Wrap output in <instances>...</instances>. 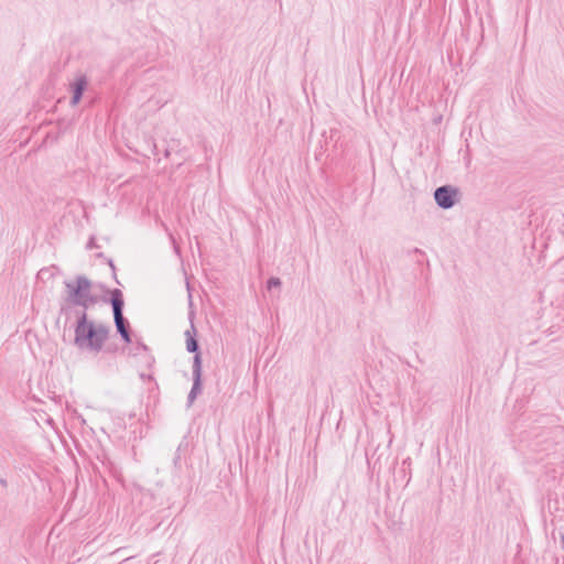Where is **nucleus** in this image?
<instances>
[{
	"label": "nucleus",
	"mask_w": 564,
	"mask_h": 564,
	"mask_svg": "<svg viewBox=\"0 0 564 564\" xmlns=\"http://www.w3.org/2000/svg\"><path fill=\"white\" fill-rule=\"evenodd\" d=\"M66 294L70 303L85 310L101 311L110 307L113 317H122L124 300L118 289L105 290L85 276H76L66 283Z\"/></svg>",
	"instance_id": "obj_1"
},
{
	"label": "nucleus",
	"mask_w": 564,
	"mask_h": 564,
	"mask_svg": "<svg viewBox=\"0 0 564 564\" xmlns=\"http://www.w3.org/2000/svg\"><path fill=\"white\" fill-rule=\"evenodd\" d=\"M108 338V329L95 325L91 319H77L75 327V345L80 350L99 352Z\"/></svg>",
	"instance_id": "obj_2"
},
{
	"label": "nucleus",
	"mask_w": 564,
	"mask_h": 564,
	"mask_svg": "<svg viewBox=\"0 0 564 564\" xmlns=\"http://www.w3.org/2000/svg\"><path fill=\"white\" fill-rule=\"evenodd\" d=\"M193 386L187 395V406H192L197 395L202 392V356L194 355L193 358Z\"/></svg>",
	"instance_id": "obj_3"
},
{
	"label": "nucleus",
	"mask_w": 564,
	"mask_h": 564,
	"mask_svg": "<svg viewBox=\"0 0 564 564\" xmlns=\"http://www.w3.org/2000/svg\"><path fill=\"white\" fill-rule=\"evenodd\" d=\"M459 192L452 186L438 187L434 193L437 205L444 209L452 208L458 200Z\"/></svg>",
	"instance_id": "obj_4"
},
{
	"label": "nucleus",
	"mask_w": 564,
	"mask_h": 564,
	"mask_svg": "<svg viewBox=\"0 0 564 564\" xmlns=\"http://www.w3.org/2000/svg\"><path fill=\"white\" fill-rule=\"evenodd\" d=\"M194 319H191V328L185 332L186 335V349L188 352H193L195 355H199V345L196 336V328L193 323Z\"/></svg>",
	"instance_id": "obj_5"
},
{
	"label": "nucleus",
	"mask_w": 564,
	"mask_h": 564,
	"mask_svg": "<svg viewBox=\"0 0 564 564\" xmlns=\"http://www.w3.org/2000/svg\"><path fill=\"white\" fill-rule=\"evenodd\" d=\"M86 86H87V82H86V78L83 76L78 77L74 82V84L72 85V89H73L72 105L73 106H76L80 101L82 95H83Z\"/></svg>",
	"instance_id": "obj_6"
},
{
	"label": "nucleus",
	"mask_w": 564,
	"mask_h": 564,
	"mask_svg": "<svg viewBox=\"0 0 564 564\" xmlns=\"http://www.w3.org/2000/svg\"><path fill=\"white\" fill-rule=\"evenodd\" d=\"M113 321H115V324H116V327H117V332L120 334L122 339L126 343H130L131 341V334H130L129 319H113Z\"/></svg>",
	"instance_id": "obj_7"
},
{
	"label": "nucleus",
	"mask_w": 564,
	"mask_h": 564,
	"mask_svg": "<svg viewBox=\"0 0 564 564\" xmlns=\"http://www.w3.org/2000/svg\"><path fill=\"white\" fill-rule=\"evenodd\" d=\"M281 286V280L279 278L272 276L267 282V289L269 291L279 290Z\"/></svg>",
	"instance_id": "obj_8"
},
{
	"label": "nucleus",
	"mask_w": 564,
	"mask_h": 564,
	"mask_svg": "<svg viewBox=\"0 0 564 564\" xmlns=\"http://www.w3.org/2000/svg\"><path fill=\"white\" fill-rule=\"evenodd\" d=\"M553 445H554L553 443H552V444H551V443H547V444H546V446L543 448V451H550V449H552Z\"/></svg>",
	"instance_id": "obj_9"
},
{
	"label": "nucleus",
	"mask_w": 564,
	"mask_h": 564,
	"mask_svg": "<svg viewBox=\"0 0 564 564\" xmlns=\"http://www.w3.org/2000/svg\"><path fill=\"white\" fill-rule=\"evenodd\" d=\"M132 558V556H129L124 560H122L119 564H128V562Z\"/></svg>",
	"instance_id": "obj_10"
},
{
	"label": "nucleus",
	"mask_w": 564,
	"mask_h": 564,
	"mask_svg": "<svg viewBox=\"0 0 564 564\" xmlns=\"http://www.w3.org/2000/svg\"><path fill=\"white\" fill-rule=\"evenodd\" d=\"M560 540H561L562 547H563V550H564V534H561Z\"/></svg>",
	"instance_id": "obj_11"
},
{
	"label": "nucleus",
	"mask_w": 564,
	"mask_h": 564,
	"mask_svg": "<svg viewBox=\"0 0 564 564\" xmlns=\"http://www.w3.org/2000/svg\"><path fill=\"white\" fill-rule=\"evenodd\" d=\"M553 433H554L556 436H557V435H562V434H563V432H562L561 430H556V431H554Z\"/></svg>",
	"instance_id": "obj_12"
}]
</instances>
